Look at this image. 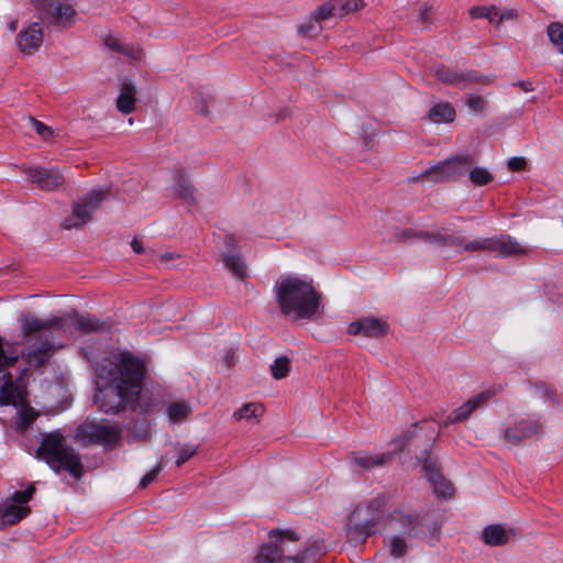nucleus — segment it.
<instances>
[{
    "label": "nucleus",
    "mask_w": 563,
    "mask_h": 563,
    "mask_svg": "<svg viewBox=\"0 0 563 563\" xmlns=\"http://www.w3.org/2000/svg\"><path fill=\"white\" fill-rule=\"evenodd\" d=\"M102 383L95 404L106 413H119L135 407L146 374L145 362L129 351L113 354L97 371Z\"/></svg>",
    "instance_id": "1"
},
{
    "label": "nucleus",
    "mask_w": 563,
    "mask_h": 563,
    "mask_svg": "<svg viewBox=\"0 0 563 563\" xmlns=\"http://www.w3.org/2000/svg\"><path fill=\"white\" fill-rule=\"evenodd\" d=\"M274 294L283 316L297 320L310 319L319 311L320 295L307 277L282 276L275 283Z\"/></svg>",
    "instance_id": "2"
},
{
    "label": "nucleus",
    "mask_w": 563,
    "mask_h": 563,
    "mask_svg": "<svg viewBox=\"0 0 563 563\" xmlns=\"http://www.w3.org/2000/svg\"><path fill=\"white\" fill-rule=\"evenodd\" d=\"M269 542L261 548L255 556V563H309L313 555L325 553L323 543H317L307 549L305 554L296 549L298 538L292 531H271Z\"/></svg>",
    "instance_id": "3"
},
{
    "label": "nucleus",
    "mask_w": 563,
    "mask_h": 563,
    "mask_svg": "<svg viewBox=\"0 0 563 563\" xmlns=\"http://www.w3.org/2000/svg\"><path fill=\"white\" fill-rule=\"evenodd\" d=\"M52 329L60 330L69 334L76 331L92 333L107 331L109 330V325L106 321L89 314H79L77 311L48 319H38L31 316H23L22 318V333L24 335H31L36 331H47Z\"/></svg>",
    "instance_id": "4"
},
{
    "label": "nucleus",
    "mask_w": 563,
    "mask_h": 563,
    "mask_svg": "<svg viewBox=\"0 0 563 563\" xmlns=\"http://www.w3.org/2000/svg\"><path fill=\"white\" fill-rule=\"evenodd\" d=\"M63 441L64 438L58 431L45 435L36 450V456L55 472L64 470L75 478H80L84 475L80 456L73 448L64 445Z\"/></svg>",
    "instance_id": "5"
},
{
    "label": "nucleus",
    "mask_w": 563,
    "mask_h": 563,
    "mask_svg": "<svg viewBox=\"0 0 563 563\" xmlns=\"http://www.w3.org/2000/svg\"><path fill=\"white\" fill-rule=\"evenodd\" d=\"M76 439L84 445L102 444L112 446L121 439V429L108 421L87 419L76 430Z\"/></svg>",
    "instance_id": "6"
},
{
    "label": "nucleus",
    "mask_w": 563,
    "mask_h": 563,
    "mask_svg": "<svg viewBox=\"0 0 563 563\" xmlns=\"http://www.w3.org/2000/svg\"><path fill=\"white\" fill-rule=\"evenodd\" d=\"M32 3L44 22L57 27L70 25L76 15L75 9L68 3L53 0H32Z\"/></svg>",
    "instance_id": "7"
},
{
    "label": "nucleus",
    "mask_w": 563,
    "mask_h": 563,
    "mask_svg": "<svg viewBox=\"0 0 563 563\" xmlns=\"http://www.w3.org/2000/svg\"><path fill=\"white\" fill-rule=\"evenodd\" d=\"M108 189L92 190L74 207L71 216L65 220V229L77 228L90 221L92 213L99 208L103 200L108 199Z\"/></svg>",
    "instance_id": "8"
},
{
    "label": "nucleus",
    "mask_w": 563,
    "mask_h": 563,
    "mask_svg": "<svg viewBox=\"0 0 563 563\" xmlns=\"http://www.w3.org/2000/svg\"><path fill=\"white\" fill-rule=\"evenodd\" d=\"M474 164V157L471 155L453 156L426 172V176L435 181H442L451 178H457L468 175Z\"/></svg>",
    "instance_id": "9"
},
{
    "label": "nucleus",
    "mask_w": 563,
    "mask_h": 563,
    "mask_svg": "<svg viewBox=\"0 0 563 563\" xmlns=\"http://www.w3.org/2000/svg\"><path fill=\"white\" fill-rule=\"evenodd\" d=\"M418 461L422 466V470L433 487L434 493L440 497H452L454 489L452 484L446 481L439 472L435 462L431 459L428 451H423L419 456Z\"/></svg>",
    "instance_id": "10"
},
{
    "label": "nucleus",
    "mask_w": 563,
    "mask_h": 563,
    "mask_svg": "<svg viewBox=\"0 0 563 563\" xmlns=\"http://www.w3.org/2000/svg\"><path fill=\"white\" fill-rule=\"evenodd\" d=\"M41 331H36L31 335H24L29 341L34 340L33 343H29L26 347L25 357L30 364H34L40 367L48 361L54 350V343L52 340L44 334H37Z\"/></svg>",
    "instance_id": "11"
},
{
    "label": "nucleus",
    "mask_w": 563,
    "mask_h": 563,
    "mask_svg": "<svg viewBox=\"0 0 563 563\" xmlns=\"http://www.w3.org/2000/svg\"><path fill=\"white\" fill-rule=\"evenodd\" d=\"M27 179L41 190H54L64 184V177L58 169L43 167H24Z\"/></svg>",
    "instance_id": "12"
},
{
    "label": "nucleus",
    "mask_w": 563,
    "mask_h": 563,
    "mask_svg": "<svg viewBox=\"0 0 563 563\" xmlns=\"http://www.w3.org/2000/svg\"><path fill=\"white\" fill-rule=\"evenodd\" d=\"M399 239L402 241H422L426 243H438L441 245H449L454 247H460L464 251L465 239L462 236L451 235L446 233H431L419 231L415 232L412 230H404L399 234Z\"/></svg>",
    "instance_id": "13"
},
{
    "label": "nucleus",
    "mask_w": 563,
    "mask_h": 563,
    "mask_svg": "<svg viewBox=\"0 0 563 563\" xmlns=\"http://www.w3.org/2000/svg\"><path fill=\"white\" fill-rule=\"evenodd\" d=\"M389 330V324L384 319L364 317L351 322L347 332L352 335H363L369 339L384 336Z\"/></svg>",
    "instance_id": "14"
},
{
    "label": "nucleus",
    "mask_w": 563,
    "mask_h": 563,
    "mask_svg": "<svg viewBox=\"0 0 563 563\" xmlns=\"http://www.w3.org/2000/svg\"><path fill=\"white\" fill-rule=\"evenodd\" d=\"M378 519V509L371 504H360L350 517V527L368 536Z\"/></svg>",
    "instance_id": "15"
},
{
    "label": "nucleus",
    "mask_w": 563,
    "mask_h": 563,
    "mask_svg": "<svg viewBox=\"0 0 563 563\" xmlns=\"http://www.w3.org/2000/svg\"><path fill=\"white\" fill-rule=\"evenodd\" d=\"M43 43V32L40 23H31L22 30L16 37L19 49L24 55H33Z\"/></svg>",
    "instance_id": "16"
},
{
    "label": "nucleus",
    "mask_w": 563,
    "mask_h": 563,
    "mask_svg": "<svg viewBox=\"0 0 563 563\" xmlns=\"http://www.w3.org/2000/svg\"><path fill=\"white\" fill-rule=\"evenodd\" d=\"M492 252L497 253L501 257L526 256L530 254L531 249L521 244L511 235L494 236V249Z\"/></svg>",
    "instance_id": "17"
},
{
    "label": "nucleus",
    "mask_w": 563,
    "mask_h": 563,
    "mask_svg": "<svg viewBox=\"0 0 563 563\" xmlns=\"http://www.w3.org/2000/svg\"><path fill=\"white\" fill-rule=\"evenodd\" d=\"M433 76L445 85L461 88L479 79L476 73H457L444 65L435 66L433 68Z\"/></svg>",
    "instance_id": "18"
},
{
    "label": "nucleus",
    "mask_w": 563,
    "mask_h": 563,
    "mask_svg": "<svg viewBox=\"0 0 563 563\" xmlns=\"http://www.w3.org/2000/svg\"><path fill=\"white\" fill-rule=\"evenodd\" d=\"M394 452L369 454L366 452H353L351 460L355 466L364 471H371L384 466L393 461Z\"/></svg>",
    "instance_id": "19"
},
{
    "label": "nucleus",
    "mask_w": 563,
    "mask_h": 563,
    "mask_svg": "<svg viewBox=\"0 0 563 563\" xmlns=\"http://www.w3.org/2000/svg\"><path fill=\"white\" fill-rule=\"evenodd\" d=\"M538 431L539 424L536 421L522 419L505 430V439L516 445L521 440L533 437Z\"/></svg>",
    "instance_id": "20"
},
{
    "label": "nucleus",
    "mask_w": 563,
    "mask_h": 563,
    "mask_svg": "<svg viewBox=\"0 0 563 563\" xmlns=\"http://www.w3.org/2000/svg\"><path fill=\"white\" fill-rule=\"evenodd\" d=\"M487 395L482 393L468 399L462 406L456 408L450 416H448L445 426L449 423L462 422L466 420L473 411L482 406L487 400Z\"/></svg>",
    "instance_id": "21"
},
{
    "label": "nucleus",
    "mask_w": 563,
    "mask_h": 563,
    "mask_svg": "<svg viewBox=\"0 0 563 563\" xmlns=\"http://www.w3.org/2000/svg\"><path fill=\"white\" fill-rule=\"evenodd\" d=\"M29 512L30 508L27 506L7 504L0 507V529L16 523Z\"/></svg>",
    "instance_id": "22"
},
{
    "label": "nucleus",
    "mask_w": 563,
    "mask_h": 563,
    "mask_svg": "<svg viewBox=\"0 0 563 563\" xmlns=\"http://www.w3.org/2000/svg\"><path fill=\"white\" fill-rule=\"evenodd\" d=\"M135 86L131 82H124L117 99L118 110L124 114L133 112L135 109Z\"/></svg>",
    "instance_id": "23"
},
{
    "label": "nucleus",
    "mask_w": 563,
    "mask_h": 563,
    "mask_svg": "<svg viewBox=\"0 0 563 563\" xmlns=\"http://www.w3.org/2000/svg\"><path fill=\"white\" fill-rule=\"evenodd\" d=\"M264 413V407L258 402L244 404L239 410L234 412V419L238 421L244 420L250 424H256L260 422L261 417Z\"/></svg>",
    "instance_id": "24"
},
{
    "label": "nucleus",
    "mask_w": 563,
    "mask_h": 563,
    "mask_svg": "<svg viewBox=\"0 0 563 563\" xmlns=\"http://www.w3.org/2000/svg\"><path fill=\"white\" fill-rule=\"evenodd\" d=\"M483 540L488 545L500 547L509 542L510 536L500 525H493L483 530Z\"/></svg>",
    "instance_id": "25"
},
{
    "label": "nucleus",
    "mask_w": 563,
    "mask_h": 563,
    "mask_svg": "<svg viewBox=\"0 0 563 563\" xmlns=\"http://www.w3.org/2000/svg\"><path fill=\"white\" fill-rule=\"evenodd\" d=\"M104 45L109 49L118 54L129 56L133 59H139L142 56V52L139 48L121 42V40L114 35H108L104 40Z\"/></svg>",
    "instance_id": "26"
},
{
    "label": "nucleus",
    "mask_w": 563,
    "mask_h": 563,
    "mask_svg": "<svg viewBox=\"0 0 563 563\" xmlns=\"http://www.w3.org/2000/svg\"><path fill=\"white\" fill-rule=\"evenodd\" d=\"M176 196L186 205L196 203L195 197V188L185 178L184 175L179 174L176 179V184L174 187Z\"/></svg>",
    "instance_id": "27"
},
{
    "label": "nucleus",
    "mask_w": 563,
    "mask_h": 563,
    "mask_svg": "<svg viewBox=\"0 0 563 563\" xmlns=\"http://www.w3.org/2000/svg\"><path fill=\"white\" fill-rule=\"evenodd\" d=\"M429 118L434 123L452 122L455 118V110L449 102H440L430 109Z\"/></svg>",
    "instance_id": "28"
},
{
    "label": "nucleus",
    "mask_w": 563,
    "mask_h": 563,
    "mask_svg": "<svg viewBox=\"0 0 563 563\" xmlns=\"http://www.w3.org/2000/svg\"><path fill=\"white\" fill-rule=\"evenodd\" d=\"M190 412L191 407L185 401L170 404L167 408V416L172 422L183 421Z\"/></svg>",
    "instance_id": "29"
},
{
    "label": "nucleus",
    "mask_w": 563,
    "mask_h": 563,
    "mask_svg": "<svg viewBox=\"0 0 563 563\" xmlns=\"http://www.w3.org/2000/svg\"><path fill=\"white\" fill-rule=\"evenodd\" d=\"M224 266L238 278H244L246 274V266L243 263V261L232 254H225L224 255Z\"/></svg>",
    "instance_id": "30"
},
{
    "label": "nucleus",
    "mask_w": 563,
    "mask_h": 563,
    "mask_svg": "<svg viewBox=\"0 0 563 563\" xmlns=\"http://www.w3.org/2000/svg\"><path fill=\"white\" fill-rule=\"evenodd\" d=\"M548 36L556 49L563 54V24L553 22L548 26Z\"/></svg>",
    "instance_id": "31"
},
{
    "label": "nucleus",
    "mask_w": 563,
    "mask_h": 563,
    "mask_svg": "<svg viewBox=\"0 0 563 563\" xmlns=\"http://www.w3.org/2000/svg\"><path fill=\"white\" fill-rule=\"evenodd\" d=\"M470 180L476 186H484L493 181V175L484 167H471L468 172Z\"/></svg>",
    "instance_id": "32"
},
{
    "label": "nucleus",
    "mask_w": 563,
    "mask_h": 563,
    "mask_svg": "<svg viewBox=\"0 0 563 563\" xmlns=\"http://www.w3.org/2000/svg\"><path fill=\"white\" fill-rule=\"evenodd\" d=\"M389 551L394 558H401L408 551L407 539L401 536H393L388 540Z\"/></svg>",
    "instance_id": "33"
},
{
    "label": "nucleus",
    "mask_w": 563,
    "mask_h": 563,
    "mask_svg": "<svg viewBox=\"0 0 563 563\" xmlns=\"http://www.w3.org/2000/svg\"><path fill=\"white\" fill-rule=\"evenodd\" d=\"M494 249V236L477 239L473 241L465 240L464 251L476 252V251H489Z\"/></svg>",
    "instance_id": "34"
},
{
    "label": "nucleus",
    "mask_w": 563,
    "mask_h": 563,
    "mask_svg": "<svg viewBox=\"0 0 563 563\" xmlns=\"http://www.w3.org/2000/svg\"><path fill=\"white\" fill-rule=\"evenodd\" d=\"M336 13L339 16H343L350 12L358 10L363 1L362 0H333Z\"/></svg>",
    "instance_id": "35"
},
{
    "label": "nucleus",
    "mask_w": 563,
    "mask_h": 563,
    "mask_svg": "<svg viewBox=\"0 0 563 563\" xmlns=\"http://www.w3.org/2000/svg\"><path fill=\"white\" fill-rule=\"evenodd\" d=\"M271 371L275 379L285 378L289 373V358L287 356L277 357L272 364Z\"/></svg>",
    "instance_id": "36"
},
{
    "label": "nucleus",
    "mask_w": 563,
    "mask_h": 563,
    "mask_svg": "<svg viewBox=\"0 0 563 563\" xmlns=\"http://www.w3.org/2000/svg\"><path fill=\"white\" fill-rule=\"evenodd\" d=\"M298 32L302 36L313 37L321 32V26L319 25V22L311 15L298 26Z\"/></svg>",
    "instance_id": "37"
},
{
    "label": "nucleus",
    "mask_w": 563,
    "mask_h": 563,
    "mask_svg": "<svg viewBox=\"0 0 563 563\" xmlns=\"http://www.w3.org/2000/svg\"><path fill=\"white\" fill-rule=\"evenodd\" d=\"M470 15L473 19L486 18L490 23L495 22V18L498 15L496 7H473L470 9Z\"/></svg>",
    "instance_id": "38"
},
{
    "label": "nucleus",
    "mask_w": 563,
    "mask_h": 563,
    "mask_svg": "<svg viewBox=\"0 0 563 563\" xmlns=\"http://www.w3.org/2000/svg\"><path fill=\"white\" fill-rule=\"evenodd\" d=\"M311 15L318 22L324 21L333 16H339L333 0L321 4Z\"/></svg>",
    "instance_id": "39"
},
{
    "label": "nucleus",
    "mask_w": 563,
    "mask_h": 563,
    "mask_svg": "<svg viewBox=\"0 0 563 563\" xmlns=\"http://www.w3.org/2000/svg\"><path fill=\"white\" fill-rule=\"evenodd\" d=\"M35 488L30 485L25 490H16L11 497V503L14 505L25 506V504L33 497Z\"/></svg>",
    "instance_id": "40"
},
{
    "label": "nucleus",
    "mask_w": 563,
    "mask_h": 563,
    "mask_svg": "<svg viewBox=\"0 0 563 563\" xmlns=\"http://www.w3.org/2000/svg\"><path fill=\"white\" fill-rule=\"evenodd\" d=\"M197 452V448L192 445H184L179 448L177 459H176V465L180 466L184 463H186L191 456H194Z\"/></svg>",
    "instance_id": "41"
},
{
    "label": "nucleus",
    "mask_w": 563,
    "mask_h": 563,
    "mask_svg": "<svg viewBox=\"0 0 563 563\" xmlns=\"http://www.w3.org/2000/svg\"><path fill=\"white\" fill-rule=\"evenodd\" d=\"M466 106L471 111L477 113L484 110L485 100L481 96L471 95L467 98Z\"/></svg>",
    "instance_id": "42"
},
{
    "label": "nucleus",
    "mask_w": 563,
    "mask_h": 563,
    "mask_svg": "<svg viewBox=\"0 0 563 563\" xmlns=\"http://www.w3.org/2000/svg\"><path fill=\"white\" fill-rule=\"evenodd\" d=\"M30 122L32 124V126L34 128V130L36 131V133L42 136L44 140H47L51 135H52V130L51 128H48L47 125H45L44 123L35 120V119H30Z\"/></svg>",
    "instance_id": "43"
},
{
    "label": "nucleus",
    "mask_w": 563,
    "mask_h": 563,
    "mask_svg": "<svg viewBox=\"0 0 563 563\" xmlns=\"http://www.w3.org/2000/svg\"><path fill=\"white\" fill-rule=\"evenodd\" d=\"M162 471L161 465H156L154 468L148 471L140 481V487L145 488L150 483H152L158 473Z\"/></svg>",
    "instance_id": "44"
},
{
    "label": "nucleus",
    "mask_w": 563,
    "mask_h": 563,
    "mask_svg": "<svg viewBox=\"0 0 563 563\" xmlns=\"http://www.w3.org/2000/svg\"><path fill=\"white\" fill-rule=\"evenodd\" d=\"M432 10V7L429 5L427 2H423L419 7V22L422 24H427L430 21V12Z\"/></svg>",
    "instance_id": "45"
},
{
    "label": "nucleus",
    "mask_w": 563,
    "mask_h": 563,
    "mask_svg": "<svg viewBox=\"0 0 563 563\" xmlns=\"http://www.w3.org/2000/svg\"><path fill=\"white\" fill-rule=\"evenodd\" d=\"M526 164L527 162L523 157H511L508 161L509 169L515 172L523 169L526 167Z\"/></svg>",
    "instance_id": "46"
},
{
    "label": "nucleus",
    "mask_w": 563,
    "mask_h": 563,
    "mask_svg": "<svg viewBox=\"0 0 563 563\" xmlns=\"http://www.w3.org/2000/svg\"><path fill=\"white\" fill-rule=\"evenodd\" d=\"M423 426H426L428 430V440L434 441L435 438L439 435V428H435L433 422H423Z\"/></svg>",
    "instance_id": "47"
},
{
    "label": "nucleus",
    "mask_w": 563,
    "mask_h": 563,
    "mask_svg": "<svg viewBox=\"0 0 563 563\" xmlns=\"http://www.w3.org/2000/svg\"><path fill=\"white\" fill-rule=\"evenodd\" d=\"M131 246L133 249V251L135 253H142L143 252V246H142V243L141 241H139L137 239H133L132 242H131Z\"/></svg>",
    "instance_id": "48"
},
{
    "label": "nucleus",
    "mask_w": 563,
    "mask_h": 563,
    "mask_svg": "<svg viewBox=\"0 0 563 563\" xmlns=\"http://www.w3.org/2000/svg\"><path fill=\"white\" fill-rule=\"evenodd\" d=\"M511 16L510 12H507L505 14H501L497 21V23H500L504 19H509Z\"/></svg>",
    "instance_id": "49"
},
{
    "label": "nucleus",
    "mask_w": 563,
    "mask_h": 563,
    "mask_svg": "<svg viewBox=\"0 0 563 563\" xmlns=\"http://www.w3.org/2000/svg\"><path fill=\"white\" fill-rule=\"evenodd\" d=\"M9 27H10V30H11V31H15V29H16V22H15V21L11 22V23H10V25H9Z\"/></svg>",
    "instance_id": "50"
},
{
    "label": "nucleus",
    "mask_w": 563,
    "mask_h": 563,
    "mask_svg": "<svg viewBox=\"0 0 563 563\" xmlns=\"http://www.w3.org/2000/svg\"><path fill=\"white\" fill-rule=\"evenodd\" d=\"M173 257H174V255L170 254V253H167V254L162 256V258H164V260H169V258H173Z\"/></svg>",
    "instance_id": "51"
},
{
    "label": "nucleus",
    "mask_w": 563,
    "mask_h": 563,
    "mask_svg": "<svg viewBox=\"0 0 563 563\" xmlns=\"http://www.w3.org/2000/svg\"><path fill=\"white\" fill-rule=\"evenodd\" d=\"M530 84H521V87L526 90V91H529L530 90Z\"/></svg>",
    "instance_id": "52"
},
{
    "label": "nucleus",
    "mask_w": 563,
    "mask_h": 563,
    "mask_svg": "<svg viewBox=\"0 0 563 563\" xmlns=\"http://www.w3.org/2000/svg\"><path fill=\"white\" fill-rule=\"evenodd\" d=\"M561 75L563 76V70L561 71Z\"/></svg>",
    "instance_id": "53"
}]
</instances>
